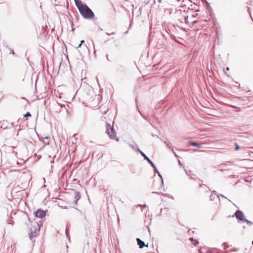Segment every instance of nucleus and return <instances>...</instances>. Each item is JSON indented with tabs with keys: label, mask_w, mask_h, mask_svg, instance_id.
I'll return each mask as SVG.
<instances>
[{
	"label": "nucleus",
	"mask_w": 253,
	"mask_h": 253,
	"mask_svg": "<svg viewBox=\"0 0 253 253\" xmlns=\"http://www.w3.org/2000/svg\"><path fill=\"white\" fill-rule=\"evenodd\" d=\"M31 114L29 112H27L26 114L24 115V117H31Z\"/></svg>",
	"instance_id": "nucleus-11"
},
{
	"label": "nucleus",
	"mask_w": 253,
	"mask_h": 253,
	"mask_svg": "<svg viewBox=\"0 0 253 253\" xmlns=\"http://www.w3.org/2000/svg\"><path fill=\"white\" fill-rule=\"evenodd\" d=\"M201 21H205V22H207V20L206 19H205V20H201Z\"/></svg>",
	"instance_id": "nucleus-15"
},
{
	"label": "nucleus",
	"mask_w": 253,
	"mask_h": 253,
	"mask_svg": "<svg viewBox=\"0 0 253 253\" xmlns=\"http://www.w3.org/2000/svg\"><path fill=\"white\" fill-rule=\"evenodd\" d=\"M189 144L190 145H191V146L197 147L198 148H201V146L200 144H198V143H197L196 142H192V141H189Z\"/></svg>",
	"instance_id": "nucleus-10"
},
{
	"label": "nucleus",
	"mask_w": 253,
	"mask_h": 253,
	"mask_svg": "<svg viewBox=\"0 0 253 253\" xmlns=\"http://www.w3.org/2000/svg\"><path fill=\"white\" fill-rule=\"evenodd\" d=\"M140 153L144 157L145 159L147 160L153 167H154V165L153 162L142 152H141Z\"/></svg>",
	"instance_id": "nucleus-9"
},
{
	"label": "nucleus",
	"mask_w": 253,
	"mask_h": 253,
	"mask_svg": "<svg viewBox=\"0 0 253 253\" xmlns=\"http://www.w3.org/2000/svg\"><path fill=\"white\" fill-rule=\"evenodd\" d=\"M198 244H199L198 241L197 240H195V243H194V245H198Z\"/></svg>",
	"instance_id": "nucleus-14"
},
{
	"label": "nucleus",
	"mask_w": 253,
	"mask_h": 253,
	"mask_svg": "<svg viewBox=\"0 0 253 253\" xmlns=\"http://www.w3.org/2000/svg\"><path fill=\"white\" fill-rule=\"evenodd\" d=\"M194 18L195 16L194 15H187L186 16H184V22L187 24H194L197 22L196 20H194Z\"/></svg>",
	"instance_id": "nucleus-4"
},
{
	"label": "nucleus",
	"mask_w": 253,
	"mask_h": 253,
	"mask_svg": "<svg viewBox=\"0 0 253 253\" xmlns=\"http://www.w3.org/2000/svg\"><path fill=\"white\" fill-rule=\"evenodd\" d=\"M136 240L137 244L139 245V247L140 249L143 248L144 246H148L147 245H145L144 242L141 241L139 238H137Z\"/></svg>",
	"instance_id": "nucleus-7"
},
{
	"label": "nucleus",
	"mask_w": 253,
	"mask_h": 253,
	"mask_svg": "<svg viewBox=\"0 0 253 253\" xmlns=\"http://www.w3.org/2000/svg\"><path fill=\"white\" fill-rule=\"evenodd\" d=\"M229 69H229V67H227V68H226V70H227V71H229Z\"/></svg>",
	"instance_id": "nucleus-16"
},
{
	"label": "nucleus",
	"mask_w": 253,
	"mask_h": 253,
	"mask_svg": "<svg viewBox=\"0 0 253 253\" xmlns=\"http://www.w3.org/2000/svg\"><path fill=\"white\" fill-rule=\"evenodd\" d=\"M252 245H253V241L252 242Z\"/></svg>",
	"instance_id": "nucleus-17"
},
{
	"label": "nucleus",
	"mask_w": 253,
	"mask_h": 253,
	"mask_svg": "<svg viewBox=\"0 0 253 253\" xmlns=\"http://www.w3.org/2000/svg\"><path fill=\"white\" fill-rule=\"evenodd\" d=\"M235 215L236 216V218L242 221L244 219V214L242 212V211H241L240 210H238L237 211H236V212L235 213Z\"/></svg>",
	"instance_id": "nucleus-6"
},
{
	"label": "nucleus",
	"mask_w": 253,
	"mask_h": 253,
	"mask_svg": "<svg viewBox=\"0 0 253 253\" xmlns=\"http://www.w3.org/2000/svg\"><path fill=\"white\" fill-rule=\"evenodd\" d=\"M106 133L109 136V137L112 139H116L117 141L118 139L116 138V135L114 131V129L113 128L111 127V126L107 124L106 125Z\"/></svg>",
	"instance_id": "nucleus-3"
},
{
	"label": "nucleus",
	"mask_w": 253,
	"mask_h": 253,
	"mask_svg": "<svg viewBox=\"0 0 253 253\" xmlns=\"http://www.w3.org/2000/svg\"><path fill=\"white\" fill-rule=\"evenodd\" d=\"M235 146H236V148H235L236 150V151L238 150L239 149V145H238V144L236 143L235 144Z\"/></svg>",
	"instance_id": "nucleus-13"
},
{
	"label": "nucleus",
	"mask_w": 253,
	"mask_h": 253,
	"mask_svg": "<svg viewBox=\"0 0 253 253\" xmlns=\"http://www.w3.org/2000/svg\"><path fill=\"white\" fill-rule=\"evenodd\" d=\"M42 225V223L40 224L37 222H31V226L30 227V233L29 234V237L31 240H32L34 238L39 236L41 226Z\"/></svg>",
	"instance_id": "nucleus-2"
},
{
	"label": "nucleus",
	"mask_w": 253,
	"mask_h": 253,
	"mask_svg": "<svg viewBox=\"0 0 253 253\" xmlns=\"http://www.w3.org/2000/svg\"><path fill=\"white\" fill-rule=\"evenodd\" d=\"M81 198V195L79 192H76L74 196V201L75 202V204H77V201L80 199Z\"/></svg>",
	"instance_id": "nucleus-8"
},
{
	"label": "nucleus",
	"mask_w": 253,
	"mask_h": 253,
	"mask_svg": "<svg viewBox=\"0 0 253 253\" xmlns=\"http://www.w3.org/2000/svg\"><path fill=\"white\" fill-rule=\"evenodd\" d=\"M34 214L37 217L42 218L45 216V212L43 210L39 209L34 213Z\"/></svg>",
	"instance_id": "nucleus-5"
},
{
	"label": "nucleus",
	"mask_w": 253,
	"mask_h": 253,
	"mask_svg": "<svg viewBox=\"0 0 253 253\" xmlns=\"http://www.w3.org/2000/svg\"><path fill=\"white\" fill-rule=\"evenodd\" d=\"M84 42V40H82L80 42V43L77 46V48L80 47L82 44Z\"/></svg>",
	"instance_id": "nucleus-12"
},
{
	"label": "nucleus",
	"mask_w": 253,
	"mask_h": 253,
	"mask_svg": "<svg viewBox=\"0 0 253 253\" xmlns=\"http://www.w3.org/2000/svg\"><path fill=\"white\" fill-rule=\"evenodd\" d=\"M75 1L77 7L83 17L85 19H92L94 18V13L86 4L83 3L80 0H75Z\"/></svg>",
	"instance_id": "nucleus-1"
}]
</instances>
